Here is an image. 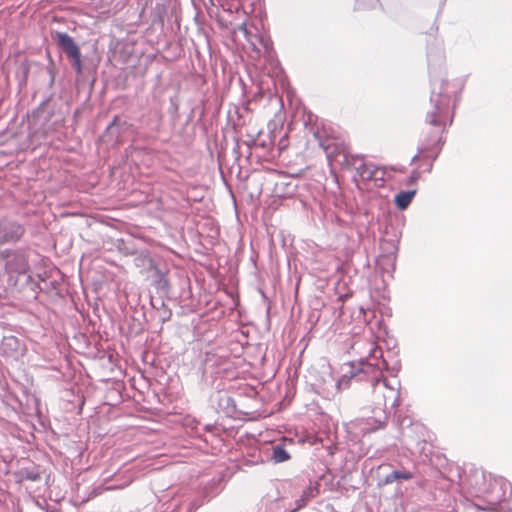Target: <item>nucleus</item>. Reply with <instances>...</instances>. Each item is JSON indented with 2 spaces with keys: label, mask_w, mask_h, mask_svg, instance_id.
<instances>
[{
  "label": "nucleus",
  "mask_w": 512,
  "mask_h": 512,
  "mask_svg": "<svg viewBox=\"0 0 512 512\" xmlns=\"http://www.w3.org/2000/svg\"><path fill=\"white\" fill-rule=\"evenodd\" d=\"M446 127V111L442 108H435L427 114L426 126L421 132V148L417 155L412 158V163L417 164V169L411 172L407 185H415L419 180L423 167L424 172L432 169L433 162L439 155L445 142L443 135Z\"/></svg>",
  "instance_id": "1"
},
{
  "label": "nucleus",
  "mask_w": 512,
  "mask_h": 512,
  "mask_svg": "<svg viewBox=\"0 0 512 512\" xmlns=\"http://www.w3.org/2000/svg\"><path fill=\"white\" fill-rule=\"evenodd\" d=\"M467 484L471 493L476 496H495L497 500L505 498L506 490L510 486L503 477H497L482 469H473L467 476Z\"/></svg>",
  "instance_id": "2"
},
{
  "label": "nucleus",
  "mask_w": 512,
  "mask_h": 512,
  "mask_svg": "<svg viewBox=\"0 0 512 512\" xmlns=\"http://www.w3.org/2000/svg\"><path fill=\"white\" fill-rule=\"evenodd\" d=\"M372 396L373 403L383 410L393 409L399 405V390L389 386L386 380H376Z\"/></svg>",
  "instance_id": "3"
},
{
  "label": "nucleus",
  "mask_w": 512,
  "mask_h": 512,
  "mask_svg": "<svg viewBox=\"0 0 512 512\" xmlns=\"http://www.w3.org/2000/svg\"><path fill=\"white\" fill-rule=\"evenodd\" d=\"M58 46L66 53L68 58L73 61V66L78 73L82 71L81 52L74 42L73 38L66 33L56 32L54 35Z\"/></svg>",
  "instance_id": "4"
},
{
  "label": "nucleus",
  "mask_w": 512,
  "mask_h": 512,
  "mask_svg": "<svg viewBox=\"0 0 512 512\" xmlns=\"http://www.w3.org/2000/svg\"><path fill=\"white\" fill-rule=\"evenodd\" d=\"M26 353L25 345L15 336H6L0 344V354L9 361H19Z\"/></svg>",
  "instance_id": "5"
},
{
  "label": "nucleus",
  "mask_w": 512,
  "mask_h": 512,
  "mask_svg": "<svg viewBox=\"0 0 512 512\" xmlns=\"http://www.w3.org/2000/svg\"><path fill=\"white\" fill-rule=\"evenodd\" d=\"M358 175L365 181H371L373 178L374 170L376 169V165L373 163L364 162L362 157L359 156H351V162H349Z\"/></svg>",
  "instance_id": "6"
},
{
  "label": "nucleus",
  "mask_w": 512,
  "mask_h": 512,
  "mask_svg": "<svg viewBox=\"0 0 512 512\" xmlns=\"http://www.w3.org/2000/svg\"><path fill=\"white\" fill-rule=\"evenodd\" d=\"M6 271L9 274H23L26 272V262L23 256L13 255L6 263Z\"/></svg>",
  "instance_id": "7"
},
{
  "label": "nucleus",
  "mask_w": 512,
  "mask_h": 512,
  "mask_svg": "<svg viewBox=\"0 0 512 512\" xmlns=\"http://www.w3.org/2000/svg\"><path fill=\"white\" fill-rule=\"evenodd\" d=\"M390 171L404 172L403 169H396L394 167L376 166V169L374 170L373 178L371 181H373L378 186H382L384 184V182L386 181V177L389 175Z\"/></svg>",
  "instance_id": "8"
},
{
  "label": "nucleus",
  "mask_w": 512,
  "mask_h": 512,
  "mask_svg": "<svg viewBox=\"0 0 512 512\" xmlns=\"http://www.w3.org/2000/svg\"><path fill=\"white\" fill-rule=\"evenodd\" d=\"M415 194L416 190L402 191L396 195L395 204L399 209L404 210L410 205Z\"/></svg>",
  "instance_id": "9"
},
{
  "label": "nucleus",
  "mask_w": 512,
  "mask_h": 512,
  "mask_svg": "<svg viewBox=\"0 0 512 512\" xmlns=\"http://www.w3.org/2000/svg\"><path fill=\"white\" fill-rule=\"evenodd\" d=\"M273 460L276 463L288 461L290 459L289 453L285 450L284 446L276 445L273 447Z\"/></svg>",
  "instance_id": "10"
},
{
  "label": "nucleus",
  "mask_w": 512,
  "mask_h": 512,
  "mask_svg": "<svg viewBox=\"0 0 512 512\" xmlns=\"http://www.w3.org/2000/svg\"><path fill=\"white\" fill-rule=\"evenodd\" d=\"M393 480H410L413 474L409 471H393L390 475Z\"/></svg>",
  "instance_id": "11"
},
{
  "label": "nucleus",
  "mask_w": 512,
  "mask_h": 512,
  "mask_svg": "<svg viewBox=\"0 0 512 512\" xmlns=\"http://www.w3.org/2000/svg\"><path fill=\"white\" fill-rule=\"evenodd\" d=\"M27 478L34 481V480H37L39 478V476L36 474H30L27 476Z\"/></svg>",
  "instance_id": "12"
},
{
  "label": "nucleus",
  "mask_w": 512,
  "mask_h": 512,
  "mask_svg": "<svg viewBox=\"0 0 512 512\" xmlns=\"http://www.w3.org/2000/svg\"><path fill=\"white\" fill-rule=\"evenodd\" d=\"M339 148L344 152V151H345V145H344V143H341V144L339 145Z\"/></svg>",
  "instance_id": "13"
},
{
  "label": "nucleus",
  "mask_w": 512,
  "mask_h": 512,
  "mask_svg": "<svg viewBox=\"0 0 512 512\" xmlns=\"http://www.w3.org/2000/svg\"><path fill=\"white\" fill-rule=\"evenodd\" d=\"M326 150H327V153H328V154H331V153H332V152L330 151V146H329V145L326 147Z\"/></svg>",
  "instance_id": "14"
},
{
  "label": "nucleus",
  "mask_w": 512,
  "mask_h": 512,
  "mask_svg": "<svg viewBox=\"0 0 512 512\" xmlns=\"http://www.w3.org/2000/svg\"><path fill=\"white\" fill-rule=\"evenodd\" d=\"M346 162H349L348 156L345 155Z\"/></svg>",
  "instance_id": "15"
}]
</instances>
